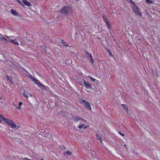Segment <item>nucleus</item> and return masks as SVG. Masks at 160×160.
<instances>
[{
  "mask_svg": "<svg viewBox=\"0 0 160 160\" xmlns=\"http://www.w3.org/2000/svg\"><path fill=\"white\" fill-rule=\"evenodd\" d=\"M130 1L131 2V6H132V2H133L132 0H130Z\"/></svg>",
  "mask_w": 160,
  "mask_h": 160,
  "instance_id": "nucleus-29",
  "label": "nucleus"
},
{
  "mask_svg": "<svg viewBox=\"0 0 160 160\" xmlns=\"http://www.w3.org/2000/svg\"><path fill=\"white\" fill-rule=\"evenodd\" d=\"M42 49V51L43 52L45 53L46 52L47 47L44 45H42L40 47Z\"/></svg>",
  "mask_w": 160,
  "mask_h": 160,
  "instance_id": "nucleus-14",
  "label": "nucleus"
},
{
  "mask_svg": "<svg viewBox=\"0 0 160 160\" xmlns=\"http://www.w3.org/2000/svg\"><path fill=\"white\" fill-rule=\"evenodd\" d=\"M0 39L1 40H4L5 41V42H7L6 38L3 37V35H1V34H0Z\"/></svg>",
  "mask_w": 160,
  "mask_h": 160,
  "instance_id": "nucleus-19",
  "label": "nucleus"
},
{
  "mask_svg": "<svg viewBox=\"0 0 160 160\" xmlns=\"http://www.w3.org/2000/svg\"><path fill=\"white\" fill-rule=\"evenodd\" d=\"M16 108L19 110H20L21 109V108L20 106H19L17 107Z\"/></svg>",
  "mask_w": 160,
  "mask_h": 160,
  "instance_id": "nucleus-25",
  "label": "nucleus"
},
{
  "mask_svg": "<svg viewBox=\"0 0 160 160\" xmlns=\"http://www.w3.org/2000/svg\"><path fill=\"white\" fill-rule=\"evenodd\" d=\"M22 2L24 4L28 6H30L31 5V3L27 0H22Z\"/></svg>",
  "mask_w": 160,
  "mask_h": 160,
  "instance_id": "nucleus-11",
  "label": "nucleus"
},
{
  "mask_svg": "<svg viewBox=\"0 0 160 160\" xmlns=\"http://www.w3.org/2000/svg\"><path fill=\"white\" fill-rule=\"evenodd\" d=\"M28 92L26 91H24L23 92V95L27 98H28Z\"/></svg>",
  "mask_w": 160,
  "mask_h": 160,
  "instance_id": "nucleus-16",
  "label": "nucleus"
},
{
  "mask_svg": "<svg viewBox=\"0 0 160 160\" xmlns=\"http://www.w3.org/2000/svg\"><path fill=\"white\" fill-rule=\"evenodd\" d=\"M2 99L1 97H0V100Z\"/></svg>",
  "mask_w": 160,
  "mask_h": 160,
  "instance_id": "nucleus-33",
  "label": "nucleus"
},
{
  "mask_svg": "<svg viewBox=\"0 0 160 160\" xmlns=\"http://www.w3.org/2000/svg\"><path fill=\"white\" fill-rule=\"evenodd\" d=\"M85 126L83 124H80L78 127V128L79 129L82 128Z\"/></svg>",
  "mask_w": 160,
  "mask_h": 160,
  "instance_id": "nucleus-22",
  "label": "nucleus"
},
{
  "mask_svg": "<svg viewBox=\"0 0 160 160\" xmlns=\"http://www.w3.org/2000/svg\"><path fill=\"white\" fill-rule=\"evenodd\" d=\"M72 118L73 120H75L76 122H77L79 120H82V121L84 122H86L87 121L83 119H82V118L78 116H73L72 117Z\"/></svg>",
  "mask_w": 160,
  "mask_h": 160,
  "instance_id": "nucleus-6",
  "label": "nucleus"
},
{
  "mask_svg": "<svg viewBox=\"0 0 160 160\" xmlns=\"http://www.w3.org/2000/svg\"><path fill=\"white\" fill-rule=\"evenodd\" d=\"M122 105L123 107V108H124V110L126 112H128V108L127 105L122 104Z\"/></svg>",
  "mask_w": 160,
  "mask_h": 160,
  "instance_id": "nucleus-15",
  "label": "nucleus"
},
{
  "mask_svg": "<svg viewBox=\"0 0 160 160\" xmlns=\"http://www.w3.org/2000/svg\"><path fill=\"white\" fill-rule=\"evenodd\" d=\"M89 78H90V79L92 81H95V79L93 78L92 77H89Z\"/></svg>",
  "mask_w": 160,
  "mask_h": 160,
  "instance_id": "nucleus-23",
  "label": "nucleus"
},
{
  "mask_svg": "<svg viewBox=\"0 0 160 160\" xmlns=\"http://www.w3.org/2000/svg\"><path fill=\"white\" fill-rule=\"evenodd\" d=\"M72 9L68 6H64L61 9L60 12L63 14H71L72 13Z\"/></svg>",
  "mask_w": 160,
  "mask_h": 160,
  "instance_id": "nucleus-3",
  "label": "nucleus"
},
{
  "mask_svg": "<svg viewBox=\"0 0 160 160\" xmlns=\"http://www.w3.org/2000/svg\"><path fill=\"white\" fill-rule=\"evenodd\" d=\"M131 7L134 12L136 14L139 15L141 16H142V13L140 12V9L133 2H132V6Z\"/></svg>",
  "mask_w": 160,
  "mask_h": 160,
  "instance_id": "nucleus-4",
  "label": "nucleus"
},
{
  "mask_svg": "<svg viewBox=\"0 0 160 160\" xmlns=\"http://www.w3.org/2000/svg\"><path fill=\"white\" fill-rule=\"evenodd\" d=\"M64 154H67L69 155V156H70L72 154V153L70 151H67V152H65L64 153Z\"/></svg>",
  "mask_w": 160,
  "mask_h": 160,
  "instance_id": "nucleus-20",
  "label": "nucleus"
},
{
  "mask_svg": "<svg viewBox=\"0 0 160 160\" xmlns=\"http://www.w3.org/2000/svg\"><path fill=\"white\" fill-rule=\"evenodd\" d=\"M22 104V103L21 102H20L18 104V106H21Z\"/></svg>",
  "mask_w": 160,
  "mask_h": 160,
  "instance_id": "nucleus-26",
  "label": "nucleus"
},
{
  "mask_svg": "<svg viewBox=\"0 0 160 160\" xmlns=\"http://www.w3.org/2000/svg\"><path fill=\"white\" fill-rule=\"evenodd\" d=\"M28 96H29L30 97H31L32 96V95L30 93H29L28 92Z\"/></svg>",
  "mask_w": 160,
  "mask_h": 160,
  "instance_id": "nucleus-28",
  "label": "nucleus"
},
{
  "mask_svg": "<svg viewBox=\"0 0 160 160\" xmlns=\"http://www.w3.org/2000/svg\"><path fill=\"white\" fill-rule=\"evenodd\" d=\"M96 137L98 140H99L101 143H102V139L101 137L99 135L97 134Z\"/></svg>",
  "mask_w": 160,
  "mask_h": 160,
  "instance_id": "nucleus-17",
  "label": "nucleus"
},
{
  "mask_svg": "<svg viewBox=\"0 0 160 160\" xmlns=\"http://www.w3.org/2000/svg\"><path fill=\"white\" fill-rule=\"evenodd\" d=\"M10 42L14 44L17 45H18L19 43L18 42L17 40L16 39L14 40H12V39H10Z\"/></svg>",
  "mask_w": 160,
  "mask_h": 160,
  "instance_id": "nucleus-12",
  "label": "nucleus"
},
{
  "mask_svg": "<svg viewBox=\"0 0 160 160\" xmlns=\"http://www.w3.org/2000/svg\"><path fill=\"white\" fill-rule=\"evenodd\" d=\"M41 160H44L43 159H41Z\"/></svg>",
  "mask_w": 160,
  "mask_h": 160,
  "instance_id": "nucleus-34",
  "label": "nucleus"
},
{
  "mask_svg": "<svg viewBox=\"0 0 160 160\" xmlns=\"http://www.w3.org/2000/svg\"><path fill=\"white\" fill-rule=\"evenodd\" d=\"M2 120H3L4 122L13 128H15L17 127V125L14 123V122L13 121L7 118H4L3 116L0 114V122H1Z\"/></svg>",
  "mask_w": 160,
  "mask_h": 160,
  "instance_id": "nucleus-2",
  "label": "nucleus"
},
{
  "mask_svg": "<svg viewBox=\"0 0 160 160\" xmlns=\"http://www.w3.org/2000/svg\"><path fill=\"white\" fill-rule=\"evenodd\" d=\"M7 79L10 82L11 84L13 83L12 79L11 76H9L8 75H7L6 77Z\"/></svg>",
  "mask_w": 160,
  "mask_h": 160,
  "instance_id": "nucleus-13",
  "label": "nucleus"
},
{
  "mask_svg": "<svg viewBox=\"0 0 160 160\" xmlns=\"http://www.w3.org/2000/svg\"><path fill=\"white\" fill-rule=\"evenodd\" d=\"M82 80L84 82L83 83L85 85V86L88 88H91V86L90 83L88 82L87 81L84 80V79H82Z\"/></svg>",
  "mask_w": 160,
  "mask_h": 160,
  "instance_id": "nucleus-9",
  "label": "nucleus"
},
{
  "mask_svg": "<svg viewBox=\"0 0 160 160\" xmlns=\"http://www.w3.org/2000/svg\"><path fill=\"white\" fill-rule=\"evenodd\" d=\"M11 13L14 16H20L21 14L17 12L16 10L14 9H11Z\"/></svg>",
  "mask_w": 160,
  "mask_h": 160,
  "instance_id": "nucleus-8",
  "label": "nucleus"
},
{
  "mask_svg": "<svg viewBox=\"0 0 160 160\" xmlns=\"http://www.w3.org/2000/svg\"><path fill=\"white\" fill-rule=\"evenodd\" d=\"M28 77L30 78L32 80L35 84H37L38 86L42 90H46L48 91V88L47 86H45L41 83L36 78H33L32 76L29 73Z\"/></svg>",
  "mask_w": 160,
  "mask_h": 160,
  "instance_id": "nucleus-1",
  "label": "nucleus"
},
{
  "mask_svg": "<svg viewBox=\"0 0 160 160\" xmlns=\"http://www.w3.org/2000/svg\"><path fill=\"white\" fill-rule=\"evenodd\" d=\"M102 17L103 18V20H104V21L106 22V24L108 26V28H109L110 27V24L109 23V22L108 21V19L107 18L106 16L105 15H103Z\"/></svg>",
  "mask_w": 160,
  "mask_h": 160,
  "instance_id": "nucleus-10",
  "label": "nucleus"
},
{
  "mask_svg": "<svg viewBox=\"0 0 160 160\" xmlns=\"http://www.w3.org/2000/svg\"><path fill=\"white\" fill-rule=\"evenodd\" d=\"M126 145H124V146H125V147H126Z\"/></svg>",
  "mask_w": 160,
  "mask_h": 160,
  "instance_id": "nucleus-35",
  "label": "nucleus"
},
{
  "mask_svg": "<svg viewBox=\"0 0 160 160\" xmlns=\"http://www.w3.org/2000/svg\"><path fill=\"white\" fill-rule=\"evenodd\" d=\"M120 133L121 135H122V136H124V134H123L122 133H121L120 132V133Z\"/></svg>",
  "mask_w": 160,
  "mask_h": 160,
  "instance_id": "nucleus-30",
  "label": "nucleus"
},
{
  "mask_svg": "<svg viewBox=\"0 0 160 160\" xmlns=\"http://www.w3.org/2000/svg\"><path fill=\"white\" fill-rule=\"evenodd\" d=\"M30 159H29V158H23V160H30Z\"/></svg>",
  "mask_w": 160,
  "mask_h": 160,
  "instance_id": "nucleus-24",
  "label": "nucleus"
},
{
  "mask_svg": "<svg viewBox=\"0 0 160 160\" xmlns=\"http://www.w3.org/2000/svg\"><path fill=\"white\" fill-rule=\"evenodd\" d=\"M19 3H20L21 5H22V6L23 5H22V2H20V1H19Z\"/></svg>",
  "mask_w": 160,
  "mask_h": 160,
  "instance_id": "nucleus-31",
  "label": "nucleus"
},
{
  "mask_svg": "<svg viewBox=\"0 0 160 160\" xmlns=\"http://www.w3.org/2000/svg\"><path fill=\"white\" fill-rule=\"evenodd\" d=\"M61 43H62L64 46L66 47L68 46V45L67 43L66 42H64V41L63 40H61Z\"/></svg>",
  "mask_w": 160,
  "mask_h": 160,
  "instance_id": "nucleus-18",
  "label": "nucleus"
},
{
  "mask_svg": "<svg viewBox=\"0 0 160 160\" xmlns=\"http://www.w3.org/2000/svg\"><path fill=\"white\" fill-rule=\"evenodd\" d=\"M86 52V55L87 56V57L89 58V59L90 61V62L92 64H93L94 62V60L91 54L90 53H89L88 52Z\"/></svg>",
  "mask_w": 160,
  "mask_h": 160,
  "instance_id": "nucleus-5",
  "label": "nucleus"
},
{
  "mask_svg": "<svg viewBox=\"0 0 160 160\" xmlns=\"http://www.w3.org/2000/svg\"><path fill=\"white\" fill-rule=\"evenodd\" d=\"M82 101L84 103V105L85 106L86 108L87 109H89V110H91V107L90 104L89 103L86 101L85 100H82Z\"/></svg>",
  "mask_w": 160,
  "mask_h": 160,
  "instance_id": "nucleus-7",
  "label": "nucleus"
},
{
  "mask_svg": "<svg viewBox=\"0 0 160 160\" xmlns=\"http://www.w3.org/2000/svg\"><path fill=\"white\" fill-rule=\"evenodd\" d=\"M89 127L88 126H86L85 127H84V129H86Z\"/></svg>",
  "mask_w": 160,
  "mask_h": 160,
  "instance_id": "nucleus-27",
  "label": "nucleus"
},
{
  "mask_svg": "<svg viewBox=\"0 0 160 160\" xmlns=\"http://www.w3.org/2000/svg\"><path fill=\"white\" fill-rule=\"evenodd\" d=\"M146 2L148 4H150L153 3V2L151 0H145Z\"/></svg>",
  "mask_w": 160,
  "mask_h": 160,
  "instance_id": "nucleus-21",
  "label": "nucleus"
},
{
  "mask_svg": "<svg viewBox=\"0 0 160 160\" xmlns=\"http://www.w3.org/2000/svg\"><path fill=\"white\" fill-rule=\"evenodd\" d=\"M7 37H8V38H10L11 37V36H6Z\"/></svg>",
  "mask_w": 160,
  "mask_h": 160,
  "instance_id": "nucleus-32",
  "label": "nucleus"
},
{
  "mask_svg": "<svg viewBox=\"0 0 160 160\" xmlns=\"http://www.w3.org/2000/svg\"><path fill=\"white\" fill-rule=\"evenodd\" d=\"M30 160H32V159H30Z\"/></svg>",
  "mask_w": 160,
  "mask_h": 160,
  "instance_id": "nucleus-36",
  "label": "nucleus"
}]
</instances>
